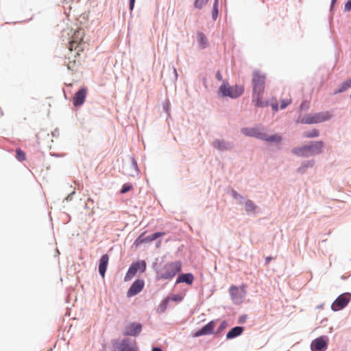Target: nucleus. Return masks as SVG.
<instances>
[{"instance_id": "1", "label": "nucleus", "mask_w": 351, "mask_h": 351, "mask_svg": "<svg viewBox=\"0 0 351 351\" xmlns=\"http://www.w3.org/2000/svg\"><path fill=\"white\" fill-rule=\"evenodd\" d=\"M143 324L138 322H130L125 327L122 334L125 337H138L143 330ZM110 351H140L136 341L129 337L112 339L110 340Z\"/></svg>"}, {"instance_id": "2", "label": "nucleus", "mask_w": 351, "mask_h": 351, "mask_svg": "<svg viewBox=\"0 0 351 351\" xmlns=\"http://www.w3.org/2000/svg\"><path fill=\"white\" fill-rule=\"evenodd\" d=\"M165 256L157 257L152 264V268L155 271V280H172L177 274L182 271V262L175 261L168 262L162 267Z\"/></svg>"}, {"instance_id": "3", "label": "nucleus", "mask_w": 351, "mask_h": 351, "mask_svg": "<svg viewBox=\"0 0 351 351\" xmlns=\"http://www.w3.org/2000/svg\"><path fill=\"white\" fill-rule=\"evenodd\" d=\"M326 143L322 140L309 141L301 146H297L291 149V153L302 158L317 156L324 153Z\"/></svg>"}, {"instance_id": "4", "label": "nucleus", "mask_w": 351, "mask_h": 351, "mask_svg": "<svg viewBox=\"0 0 351 351\" xmlns=\"http://www.w3.org/2000/svg\"><path fill=\"white\" fill-rule=\"evenodd\" d=\"M244 93L245 86L243 84H235L230 85L228 80H225L218 86L217 96L219 99H237L241 97Z\"/></svg>"}, {"instance_id": "5", "label": "nucleus", "mask_w": 351, "mask_h": 351, "mask_svg": "<svg viewBox=\"0 0 351 351\" xmlns=\"http://www.w3.org/2000/svg\"><path fill=\"white\" fill-rule=\"evenodd\" d=\"M233 199L239 200V203L245 206V211L247 215H255L258 213L260 208L251 199H245V198L238 193L235 189L231 188L227 192Z\"/></svg>"}, {"instance_id": "6", "label": "nucleus", "mask_w": 351, "mask_h": 351, "mask_svg": "<svg viewBox=\"0 0 351 351\" xmlns=\"http://www.w3.org/2000/svg\"><path fill=\"white\" fill-rule=\"evenodd\" d=\"M147 263L145 260L137 258L133 261L124 276V282L130 281L137 274H141L146 271Z\"/></svg>"}, {"instance_id": "7", "label": "nucleus", "mask_w": 351, "mask_h": 351, "mask_svg": "<svg viewBox=\"0 0 351 351\" xmlns=\"http://www.w3.org/2000/svg\"><path fill=\"white\" fill-rule=\"evenodd\" d=\"M265 73H261L258 69L253 71L252 79V95L263 94L265 88Z\"/></svg>"}, {"instance_id": "8", "label": "nucleus", "mask_w": 351, "mask_h": 351, "mask_svg": "<svg viewBox=\"0 0 351 351\" xmlns=\"http://www.w3.org/2000/svg\"><path fill=\"white\" fill-rule=\"evenodd\" d=\"M146 232L147 231H143L137 236L133 242L132 247H134L136 249L139 248L142 245L152 243V241L157 240L159 237H164L166 234L165 232L157 231L146 236Z\"/></svg>"}, {"instance_id": "9", "label": "nucleus", "mask_w": 351, "mask_h": 351, "mask_svg": "<svg viewBox=\"0 0 351 351\" xmlns=\"http://www.w3.org/2000/svg\"><path fill=\"white\" fill-rule=\"evenodd\" d=\"M247 285L242 283L240 285H232L229 287V294L232 303L235 305H239L242 303L243 299L246 295Z\"/></svg>"}, {"instance_id": "10", "label": "nucleus", "mask_w": 351, "mask_h": 351, "mask_svg": "<svg viewBox=\"0 0 351 351\" xmlns=\"http://www.w3.org/2000/svg\"><path fill=\"white\" fill-rule=\"evenodd\" d=\"M351 302V293L345 292L337 297L331 304V310L337 312L344 309Z\"/></svg>"}, {"instance_id": "11", "label": "nucleus", "mask_w": 351, "mask_h": 351, "mask_svg": "<svg viewBox=\"0 0 351 351\" xmlns=\"http://www.w3.org/2000/svg\"><path fill=\"white\" fill-rule=\"evenodd\" d=\"M329 337L327 335H320L314 339L311 344V351H326L328 347Z\"/></svg>"}, {"instance_id": "12", "label": "nucleus", "mask_w": 351, "mask_h": 351, "mask_svg": "<svg viewBox=\"0 0 351 351\" xmlns=\"http://www.w3.org/2000/svg\"><path fill=\"white\" fill-rule=\"evenodd\" d=\"M145 280L143 278H137L130 285L126 292V296L128 298L136 296L140 293L145 287Z\"/></svg>"}, {"instance_id": "13", "label": "nucleus", "mask_w": 351, "mask_h": 351, "mask_svg": "<svg viewBox=\"0 0 351 351\" xmlns=\"http://www.w3.org/2000/svg\"><path fill=\"white\" fill-rule=\"evenodd\" d=\"M88 88L85 86H81L75 93L73 99V105L75 107L82 106L86 99Z\"/></svg>"}, {"instance_id": "14", "label": "nucleus", "mask_w": 351, "mask_h": 351, "mask_svg": "<svg viewBox=\"0 0 351 351\" xmlns=\"http://www.w3.org/2000/svg\"><path fill=\"white\" fill-rule=\"evenodd\" d=\"M109 263V256L102 254L97 262L98 273L102 278H105Z\"/></svg>"}, {"instance_id": "15", "label": "nucleus", "mask_w": 351, "mask_h": 351, "mask_svg": "<svg viewBox=\"0 0 351 351\" xmlns=\"http://www.w3.org/2000/svg\"><path fill=\"white\" fill-rule=\"evenodd\" d=\"M332 117V114L328 111L319 112L313 114V124L321 123L329 121Z\"/></svg>"}, {"instance_id": "16", "label": "nucleus", "mask_w": 351, "mask_h": 351, "mask_svg": "<svg viewBox=\"0 0 351 351\" xmlns=\"http://www.w3.org/2000/svg\"><path fill=\"white\" fill-rule=\"evenodd\" d=\"M261 141L269 143L277 144L280 146L282 144V136L278 132L269 135L266 133V131H265Z\"/></svg>"}, {"instance_id": "17", "label": "nucleus", "mask_w": 351, "mask_h": 351, "mask_svg": "<svg viewBox=\"0 0 351 351\" xmlns=\"http://www.w3.org/2000/svg\"><path fill=\"white\" fill-rule=\"evenodd\" d=\"M195 280V276L193 273L187 272L182 273L178 275L175 281V285L180 283H184L187 285H192Z\"/></svg>"}, {"instance_id": "18", "label": "nucleus", "mask_w": 351, "mask_h": 351, "mask_svg": "<svg viewBox=\"0 0 351 351\" xmlns=\"http://www.w3.org/2000/svg\"><path fill=\"white\" fill-rule=\"evenodd\" d=\"M213 145L219 152L230 151L232 149V143L224 139H216Z\"/></svg>"}, {"instance_id": "19", "label": "nucleus", "mask_w": 351, "mask_h": 351, "mask_svg": "<svg viewBox=\"0 0 351 351\" xmlns=\"http://www.w3.org/2000/svg\"><path fill=\"white\" fill-rule=\"evenodd\" d=\"M245 328L241 326H236L230 328L226 335V340L235 339L243 334Z\"/></svg>"}, {"instance_id": "20", "label": "nucleus", "mask_w": 351, "mask_h": 351, "mask_svg": "<svg viewBox=\"0 0 351 351\" xmlns=\"http://www.w3.org/2000/svg\"><path fill=\"white\" fill-rule=\"evenodd\" d=\"M217 322L218 319H212L200 328L205 336L213 335L216 334L215 325Z\"/></svg>"}, {"instance_id": "21", "label": "nucleus", "mask_w": 351, "mask_h": 351, "mask_svg": "<svg viewBox=\"0 0 351 351\" xmlns=\"http://www.w3.org/2000/svg\"><path fill=\"white\" fill-rule=\"evenodd\" d=\"M348 88H351V77L346 79L339 85H338V86L334 90L332 95H336L343 93Z\"/></svg>"}, {"instance_id": "22", "label": "nucleus", "mask_w": 351, "mask_h": 351, "mask_svg": "<svg viewBox=\"0 0 351 351\" xmlns=\"http://www.w3.org/2000/svg\"><path fill=\"white\" fill-rule=\"evenodd\" d=\"M315 164V160L311 159L304 161L301 163L300 166L297 169V173L304 174L308 168H311Z\"/></svg>"}, {"instance_id": "23", "label": "nucleus", "mask_w": 351, "mask_h": 351, "mask_svg": "<svg viewBox=\"0 0 351 351\" xmlns=\"http://www.w3.org/2000/svg\"><path fill=\"white\" fill-rule=\"evenodd\" d=\"M251 129L252 137L261 141L265 129L261 125H255L254 126L251 127Z\"/></svg>"}, {"instance_id": "24", "label": "nucleus", "mask_w": 351, "mask_h": 351, "mask_svg": "<svg viewBox=\"0 0 351 351\" xmlns=\"http://www.w3.org/2000/svg\"><path fill=\"white\" fill-rule=\"evenodd\" d=\"M337 0H331L330 5L329 8V15L328 17V27L330 32H332V27L333 26V19L334 15L336 11V8L335 6V3H336Z\"/></svg>"}, {"instance_id": "25", "label": "nucleus", "mask_w": 351, "mask_h": 351, "mask_svg": "<svg viewBox=\"0 0 351 351\" xmlns=\"http://www.w3.org/2000/svg\"><path fill=\"white\" fill-rule=\"evenodd\" d=\"M197 40L199 45V47L201 49H204L208 46V41L206 36V35L203 32H197Z\"/></svg>"}, {"instance_id": "26", "label": "nucleus", "mask_w": 351, "mask_h": 351, "mask_svg": "<svg viewBox=\"0 0 351 351\" xmlns=\"http://www.w3.org/2000/svg\"><path fill=\"white\" fill-rule=\"evenodd\" d=\"M262 95H258V94H255V95H252L253 96V99H252V101L254 103V105L257 107H259V108H265V107H267L269 106L270 104V101L269 100H262L261 99V96Z\"/></svg>"}, {"instance_id": "27", "label": "nucleus", "mask_w": 351, "mask_h": 351, "mask_svg": "<svg viewBox=\"0 0 351 351\" xmlns=\"http://www.w3.org/2000/svg\"><path fill=\"white\" fill-rule=\"evenodd\" d=\"M169 302H170V300L167 296L161 300L160 304H158V306L156 308V312L158 314L164 313L167 311V309L169 306Z\"/></svg>"}, {"instance_id": "28", "label": "nucleus", "mask_w": 351, "mask_h": 351, "mask_svg": "<svg viewBox=\"0 0 351 351\" xmlns=\"http://www.w3.org/2000/svg\"><path fill=\"white\" fill-rule=\"evenodd\" d=\"M313 114L310 113L305 114L304 117H302L301 115H300L298 119L295 120V123H300V124H307V125H311L313 124Z\"/></svg>"}, {"instance_id": "29", "label": "nucleus", "mask_w": 351, "mask_h": 351, "mask_svg": "<svg viewBox=\"0 0 351 351\" xmlns=\"http://www.w3.org/2000/svg\"><path fill=\"white\" fill-rule=\"evenodd\" d=\"M320 136V131L314 128L311 130H307L302 134V137L306 138H314Z\"/></svg>"}, {"instance_id": "30", "label": "nucleus", "mask_w": 351, "mask_h": 351, "mask_svg": "<svg viewBox=\"0 0 351 351\" xmlns=\"http://www.w3.org/2000/svg\"><path fill=\"white\" fill-rule=\"evenodd\" d=\"M170 300V302H174L176 304H179L183 301L185 297V293H170L167 296Z\"/></svg>"}, {"instance_id": "31", "label": "nucleus", "mask_w": 351, "mask_h": 351, "mask_svg": "<svg viewBox=\"0 0 351 351\" xmlns=\"http://www.w3.org/2000/svg\"><path fill=\"white\" fill-rule=\"evenodd\" d=\"M219 0H214L213 8L211 12V18L213 21H215L219 16Z\"/></svg>"}, {"instance_id": "32", "label": "nucleus", "mask_w": 351, "mask_h": 351, "mask_svg": "<svg viewBox=\"0 0 351 351\" xmlns=\"http://www.w3.org/2000/svg\"><path fill=\"white\" fill-rule=\"evenodd\" d=\"M162 109L164 112L167 114L166 119L168 120V118L171 117V102L169 99H165L162 102Z\"/></svg>"}, {"instance_id": "33", "label": "nucleus", "mask_w": 351, "mask_h": 351, "mask_svg": "<svg viewBox=\"0 0 351 351\" xmlns=\"http://www.w3.org/2000/svg\"><path fill=\"white\" fill-rule=\"evenodd\" d=\"M16 159L19 162H23L26 160V153L21 148H17L15 155Z\"/></svg>"}, {"instance_id": "34", "label": "nucleus", "mask_w": 351, "mask_h": 351, "mask_svg": "<svg viewBox=\"0 0 351 351\" xmlns=\"http://www.w3.org/2000/svg\"><path fill=\"white\" fill-rule=\"evenodd\" d=\"M209 2V0H194L193 6L194 9L202 10Z\"/></svg>"}, {"instance_id": "35", "label": "nucleus", "mask_w": 351, "mask_h": 351, "mask_svg": "<svg viewBox=\"0 0 351 351\" xmlns=\"http://www.w3.org/2000/svg\"><path fill=\"white\" fill-rule=\"evenodd\" d=\"M229 326V324L227 320H223L221 322L219 326L215 329L216 334L222 335L224 330H226Z\"/></svg>"}, {"instance_id": "36", "label": "nucleus", "mask_w": 351, "mask_h": 351, "mask_svg": "<svg viewBox=\"0 0 351 351\" xmlns=\"http://www.w3.org/2000/svg\"><path fill=\"white\" fill-rule=\"evenodd\" d=\"M132 187H133V185L132 183H130V182L124 183L121 186L119 193L121 194H125V193L129 192L132 189Z\"/></svg>"}, {"instance_id": "37", "label": "nucleus", "mask_w": 351, "mask_h": 351, "mask_svg": "<svg viewBox=\"0 0 351 351\" xmlns=\"http://www.w3.org/2000/svg\"><path fill=\"white\" fill-rule=\"evenodd\" d=\"M131 167L135 171L137 176L141 174V171L138 168L137 160L135 159L134 156H131Z\"/></svg>"}, {"instance_id": "38", "label": "nucleus", "mask_w": 351, "mask_h": 351, "mask_svg": "<svg viewBox=\"0 0 351 351\" xmlns=\"http://www.w3.org/2000/svg\"><path fill=\"white\" fill-rule=\"evenodd\" d=\"M309 108H310V104H309L308 101H307L306 100H303V101H302V102L300 103V104L299 106L298 111L300 113H302V112L308 110Z\"/></svg>"}, {"instance_id": "39", "label": "nucleus", "mask_w": 351, "mask_h": 351, "mask_svg": "<svg viewBox=\"0 0 351 351\" xmlns=\"http://www.w3.org/2000/svg\"><path fill=\"white\" fill-rule=\"evenodd\" d=\"M191 336L193 338H197V337H199L202 336H205V335H204V332H202V329L199 328L193 330L191 332Z\"/></svg>"}, {"instance_id": "40", "label": "nucleus", "mask_w": 351, "mask_h": 351, "mask_svg": "<svg viewBox=\"0 0 351 351\" xmlns=\"http://www.w3.org/2000/svg\"><path fill=\"white\" fill-rule=\"evenodd\" d=\"M291 100L288 99L282 98L280 100V109H285L290 104Z\"/></svg>"}, {"instance_id": "41", "label": "nucleus", "mask_w": 351, "mask_h": 351, "mask_svg": "<svg viewBox=\"0 0 351 351\" xmlns=\"http://www.w3.org/2000/svg\"><path fill=\"white\" fill-rule=\"evenodd\" d=\"M241 132L245 136L252 137L251 127H244L241 129Z\"/></svg>"}, {"instance_id": "42", "label": "nucleus", "mask_w": 351, "mask_h": 351, "mask_svg": "<svg viewBox=\"0 0 351 351\" xmlns=\"http://www.w3.org/2000/svg\"><path fill=\"white\" fill-rule=\"evenodd\" d=\"M351 11V0H346L344 3L343 12H349Z\"/></svg>"}, {"instance_id": "43", "label": "nucleus", "mask_w": 351, "mask_h": 351, "mask_svg": "<svg viewBox=\"0 0 351 351\" xmlns=\"http://www.w3.org/2000/svg\"><path fill=\"white\" fill-rule=\"evenodd\" d=\"M273 99H274V103L270 102L269 106H271V108L274 112H277L278 110V109L280 108V106L277 101V99L276 98H273Z\"/></svg>"}, {"instance_id": "44", "label": "nucleus", "mask_w": 351, "mask_h": 351, "mask_svg": "<svg viewBox=\"0 0 351 351\" xmlns=\"http://www.w3.org/2000/svg\"><path fill=\"white\" fill-rule=\"evenodd\" d=\"M247 315L245 314V313H243L242 315H241L239 318H238V320H237V322L240 324H243L245 322V321L247 320Z\"/></svg>"}, {"instance_id": "45", "label": "nucleus", "mask_w": 351, "mask_h": 351, "mask_svg": "<svg viewBox=\"0 0 351 351\" xmlns=\"http://www.w3.org/2000/svg\"><path fill=\"white\" fill-rule=\"evenodd\" d=\"M215 77L216 79L219 81V82H221V83H223V81H225L226 80H223V75L221 72L220 70H217L215 73Z\"/></svg>"}, {"instance_id": "46", "label": "nucleus", "mask_w": 351, "mask_h": 351, "mask_svg": "<svg viewBox=\"0 0 351 351\" xmlns=\"http://www.w3.org/2000/svg\"><path fill=\"white\" fill-rule=\"evenodd\" d=\"M135 3L136 0H128V8L131 14L134 9Z\"/></svg>"}, {"instance_id": "47", "label": "nucleus", "mask_w": 351, "mask_h": 351, "mask_svg": "<svg viewBox=\"0 0 351 351\" xmlns=\"http://www.w3.org/2000/svg\"><path fill=\"white\" fill-rule=\"evenodd\" d=\"M75 194V190L73 189L65 198L64 201L70 202L72 200L73 195Z\"/></svg>"}, {"instance_id": "48", "label": "nucleus", "mask_w": 351, "mask_h": 351, "mask_svg": "<svg viewBox=\"0 0 351 351\" xmlns=\"http://www.w3.org/2000/svg\"><path fill=\"white\" fill-rule=\"evenodd\" d=\"M173 77L171 78V80L173 82H176L178 80V71H177V69L176 67H173Z\"/></svg>"}, {"instance_id": "49", "label": "nucleus", "mask_w": 351, "mask_h": 351, "mask_svg": "<svg viewBox=\"0 0 351 351\" xmlns=\"http://www.w3.org/2000/svg\"><path fill=\"white\" fill-rule=\"evenodd\" d=\"M50 156L55 157V158H60V157H64L65 156V154H64V153L60 154V153H57V152H50Z\"/></svg>"}, {"instance_id": "50", "label": "nucleus", "mask_w": 351, "mask_h": 351, "mask_svg": "<svg viewBox=\"0 0 351 351\" xmlns=\"http://www.w3.org/2000/svg\"><path fill=\"white\" fill-rule=\"evenodd\" d=\"M33 18H34V15H33L31 18H29V19H25V20L20 21L12 22L11 23H12V24H16V23H27V22H29V21H32V20H33Z\"/></svg>"}, {"instance_id": "51", "label": "nucleus", "mask_w": 351, "mask_h": 351, "mask_svg": "<svg viewBox=\"0 0 351 351\" xmlns=\"http://www.w3.org/2000/svg\"><path fill=\"white\" fill-rule=\"evenodd\" d=\"M51 135L53 137H58L59 136V129L58 128H56L52 132H51Z\"/></svg>"}, {"instance_id": "52", "label": "nucleus", "mask_w": 351, "mask_h": 351, "mask_svg": "<svg viewBox=\"0 0 351 351\" xmlns=\"http://www.w3.org/2000/svg\"><path fill=\"white\" fill-rule=\"evenodd\" d=\"M162 237H159L157 240H156V247H159L161 245Z\"/></svg>"}, {"instance_id": "53", "label": "nucleus", "mask_w": 351, "mask_h": 351, "mask_svg": "<svg viewBox=\"0 0 351 351\" xmlns=\"http://www.w3.org/2000/svg\"><path fill=\"white\" fill-rule=\"evenodd\" d=\"M273 259H274V257L271 256H266L265 258V264H269Z\"/></svg>"}, {"instance_id": "54", "label": "nucleus", "mask_w": 351, "mask_h": 351, "mask_svg": "<svg viewBox=\"0 0 351 351\" xmlns=\"http://www.w3.org/2000/svg\"><path fill=\"white\" fill-rule=\"evenodd\" d=\"M152 351H162L160 346H156L152 348Z\"/></svg>"}, {"instance_id": "55", "label": "nucleus", "mask_w": 351, "mask_h": 351, "mask_svg": "<svg viewBox=\"0 0 351 351\" xmlns=\"http://www.w3.org/2000/svg\"><path fill=\"white\" fill-rule=\"evenodd\" d=\"M341 279L343 280H345L348 279V277L346 276V275H341Z\"/></svg>"}, {"instance_id": "56", "label": "nucleus", "mask_w": 351, "mask_h": 351, "mask_svg": "<svg viewBox=\"0 0 351 351\" xmlns=\"http://www.w3.org/2000/svg\"><path fill=\"white\" fill-rule=\"evenodd\" d=\"M202 82H203L205 86H206V77H204L202 78Z\"/></svg>"}, {"instance_id": "57", "label": "nucleus", "mask_w": 351, "mask_h": 351, "mask_svg": "<svg viewBox=\"0 0 351 351\" xmlns=\"http://www.w3.org/2000/svg\"><path fill=\"white\" fill-rule=\"evenodd\" d=\"M101 346H102V349H101V351H107L106 348V345L105 344H102Z\"/></svg>"}, {"instance_id": "58", "label": "nucleus", "mask_w": 351, "mask_h": 351, "mask_svg": "<svg viewBox=\"0 0 351 351\" xmlns=\"http://www.w3.org/2000/svg\"><path fill=\"white\" fill-rule=\"evenodd\" d=\"M64 99L66 100H69V98L68 97L67 95L65 93H64Z\"/></svg>"}, {"instance_id": "59", "label": "nucleus", "mask_w": 351, "mask_h": 351, "mask_svg": "<svg viewBox=\"0 0 351 351\" xmlns=\"http://www.w3.org/2000/svg\"><path fill=\"white\" fill-rule=\"evenodd\" d=\"M324 306V304H321L317 306V308H322Z\"/></svg>"}, {"instance_id": "60", "label": "nucleus", "mask_w": 351, "mask_h": 351, "mask_svg": "<svg viewBox=\"0 0 351 351\" xmlns=\"http://www.w3.org/2000/svg\"><path fill=\"white\" fill-rule=\"evenodd\" d=\"M332 330H333V328H332V327H330V328H329V332H330V333H331V332H332Z\"/></svg>"}, {"instance_id": "61", "label": "nucleus", "mask_w": 351, "mask_h": 351, "mask_svg": "<svg viewBox=\"0 0 351 351\" xmlns=\"http://www.w3.org/2000/svg\"><path fill=\"white\" fill-rule=\"evenodd\" d=\"M327 318H324L322 321V323H324V322H326V321H327Z\"/></svg>"}, {"instance_id": "62", "label": "nucleus", "mask_w": 351, "mask_h": 351, "mask_svg": "<svg viewBox=\"0 0 351 351\" xmlns=\"http://www.w3.org/2000/svg\"><path fill=\"white\" fill-rule=\"evenodd\" d=\"M350 98L351 99V94L350 95Z\"/></svg>"}]
</instances>
